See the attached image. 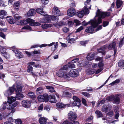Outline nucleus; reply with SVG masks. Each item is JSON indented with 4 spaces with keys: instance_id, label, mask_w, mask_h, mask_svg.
Instances as JSON below:
<instances>
[{
    "instance_id": "nucleus-1",
    "label": "nucleus",
    "mask_w": 124,
    "mask_h": 124,
    "mask_svg": "<svg viewBox=\"0 0 124 124\" xmlns=\"http://www.w3.org/2000/svg\"><path fill=\"white\" fill-rule=\"evenodd\" d=\"M96 14L95 17L91 21V26L86 28L85 30L86 32L93 33L101 29L102 28L101 25L99 26L95 30H94V28L102 23L101 18H103L106 16H109L110 13L109 12H103L98 9Z\"/></svg>"
},
{
    "instance_id": "nucleus-2",
    "label": "nucleus",
    "mask_w": 124,
    "mask_h": 124,
    "mask_svg": "<svg viewBox=\"0 0 124 124\" xmlns=\"http://www.w3.org/2000/svg\"><path fill=\"white\" fill-rule=\"evenodd\" d=\"M116 45V43L113 42L112 43L110 44L108 46L106 45H104L98 50V51L99 53H102L103 54H105V52H104V50L108 48V49L109 50H111L112 49H115V46Z\"/></svg>"
},
{
    "instance_id": "nucleus-3",
    "label": "nucleus",
    "mask_w": 124,
    "mask_h": 124,
    "mask_svg": "<svg viewBox=\"0 0 124 124\" xmlns=\"http://www.w3.org/2000/svg\"><path fill=\"white\" fill-rule=\"evenodd\" d=\"M67 66H64L61 67L59 70L56 72V75L58 77H64V78H68L69 77V75L66 74L64 72V71L67 70Z\"/></svg>"
},
{
    "instance_id": "nucleus-4",
    "label": "nucleus",
    "mask_w": 124,
    "mask_h": 124,
    "mask_svg": "<svg viewBox=\"0 0 124 124\" xmlns=\"http://www.w3.org/2000/svg\"><path fill=\"white\" fill-rule=\"evenodd\" d=\"M38 99L39 102L48 101V95L46 94H44L43 95H40L38 97Z\"/></svg>"
},
{
    "instance_id": "nucleus-5",
    "label": "nucleus",
    "mask_w": 124,
    "mask_h": 124,
    "mask_svg": "<svg viewBox=\"0 0 124 124\" xmlns=\"http://www.w3.org/2000/svg\"><path fill=\"white\" fill-rule=\"evenodd\" d=\"M90 0H87L85 2V6L84 9L85 10V14H88L89 12V9H91V5L90 3Z\"/></svg>"
},
{
    "instance_id": "nucleus-6",
    "label": "nucleus",
    "mask_w": 124,
    "mask_h": 124,
    "mask_svg": "<svg viewBox=\"0 0 124 124\" xmlns=\"http://www.w3.org/2000/svg\"><path fill=\"white\" fill-rule=\"evenodd\" d=\"M14 90V85L12 87L9 88V89L7 90L4 93V94L6 97L11 95Z\"/></svg>"
},
{
    "instance_id": "nucleus-7",
    "label": "nucleus",
    "mask_w": 124,
    "mask_h": 124,
    "mask_svg": "<svg viewBox=\"0 0 124 124\" xmlns=\"http://www.w3.org/2000/svg\"><path fill=\"white\" fill-rule=\"evenodd\" d=\"M112 108L110 104L107 105L104 104L102 107L101 110L103 112H106L108 110H111Z\"/></svg>"
},
{
    "instance_id": "nucleus-8",
    "label": "nucleus",
    "mask_w": 124,
    "mask_h": 124,
    "mask_svg": "<svg viewBox=\"0 0 124 124\" xmlns=\"http://www.w3.org/2000/svg\"><path fill=\"white\" fill-rule=\"evenodd\" d=\"M68 118L71 121H73L75 120L77 118L76 114L72 111H70L68 114Z\"/></svg>"
},
{
    "instance_id": "nucleus-9",
    "label": "nucleus",
    "mask_w": 124,
    "mask_h": 124,
    "mask_svg": "<svg viewBox=\"0 0 124 124\" xmlns=\"http://www.w3.org/2000/svg\"><path fill=\"white\" fill-rule=\"evenodd\" d=\"M69 77L70 76L72 77H75L78 75V72L76 69L71 70L69 72Z\"/></svg>"
},
{
    "instance_id": "nucleus-10",
    "label": "nucleus",
    "mask_w": 124,
    "mask_h": 124,
    "mask_svg": "<svg viewBox=\"0 0 124 124\" xmlns=\"http://www.w3.org/2000/svg\"><path fill=\"white\" fill-rule=\"evenodd\" d=\"M27 23H29L30 25L31 26H37L40 25V24L38 23H35L34 21L30 18H28L27 19Z\"/></svg>"
},
{
    "instance_id": "nucleus-11",
    "label": "nucleus",
    "mask_w": 124,
    "mask_h": 124,
    "mask_svg": "<svg viewBox=\"0 0 124 124\" xmlns=\"http://www.w3.org/2000/svg\"><path fill=\"white\" fill-rule=\"evenodd\" d=\"M76 11L74 8H70L67 11V14L70 16H72L76 13Z\"/></svg>"
},
{
    "instance_id": "nucleus-12",
    "label": "nucleus",
    "mask_w": 124,
    "mask_h": 124,
    "mask_svg": "<svg viewBox=\"0 0 124 124\" xmlns=\"http://www.w3.org/2000/svg\"><path fill=\"white\" fill-rule=\"evenodd\" d=\"M22 104L23 106L25 108H29L31 106V102L29 101L26 100L23 101Z\"/></svg>"
},
{
    "instance_id": "nucleus-13",
    "label": "nucleus",
    "mask_w": 124,
    "mask_h": 124,
    "mask_svg": "<svg viewBox=\"0 0 124 124\" xmlns=\"http://www.w3.org/2000/svg\"><path fill=\"white\" fill-rule=\"evenodd\" d=\"M23 86L21 84H16V87L14 89L16 92V93H20L22 91V88Z\"/></svg>"
},
{
    "instance_id": "nucleus-14",
    "label": "nucleus",
    "mask_w": 124,
    "mask_h": 124,
    "mask_svg": "<svg viewBox=\"0 0 124 124\" xmlns=\"http://www.w3.org/2000/svg\"><path fill=\"white\" fill-rule=\"evenodd\" d=\"M60 11L58 8L56 7H54L53 8L52 13L54 15H58L59 16L62 15L59 13Z\"/></svg>"
},
{
    "instance_id": "nucleus-15",
    "label": "nucleus",
    "mask_w": 124,
    "mask_h": 124,
    "mask_svg": "<svg viewBox=\"0 0 124 124\" xmlns=\"http://www.w3.org/2000/svg\"><path fill=\"white\" fill-rule=\"evenodd\" d=\"M48 101L52 103H55L56 102V100L55 96L54 95H49L48 97Z\"/></svg>"
},
{
    "instance_id": "nucleus-16",
    "label": "nucleus",
    "mask_w": 124,
    "mask_h": 124,
    "mask_svg": "<svg viewBox=\"0 0 124 124\" xmlns=\"http://www.w3.org/2000/svg\"><path fill=\"white\" fill-rule=\"evenodd\" d=\"M66 106L69 107L70 106V104H64L60 102H59L56 104V106L58 108H64Z\"/></svg>"
},
{
    "instance_id": "nucleus-17",
    "label": "nucleus",
    "mask_w": 124,
    "mask_h": 124,
    "mask_svg": "<svg viewBox=\"0 0 124 124\" xmlns=\"http://www.w3.org/2000/svg\"><path fill=\"white\" fill-rule=\"evenodd\" d=\"M95 54L94 53H90L88 54L87 57V60L89 61H91L94 59Z\"/></svg>"
},
{
    "instance_id": "nucleus-18",
    "label": "nucleus",
    "mask_w": 124,
    "mask_h": 124,
    "mask_svg": "<svg viewBox=\"0 0 124 124\" xmlns=\"http://www.w3.org/2000/svg\"><path fill=\"white\" fill-rule=\"evenodd\" d=\"M35 10L33 9L30 10L27 13L28 16H34L35 14Z\"/></svg>"
},
{
    "instance_id": "nucleus-19",
    "label": "nucleus",
    "mask_w": 124,
    "mask_h": 124,
    "mask_svg": "<svg viewBox=\"0 0 124 124\" xmlns=\"http://www.w3.org/2000/svg\"><path fill=\"white\" fill-rule=\"evenodd\" d=\"M85 14V10L84 9L82 11L78 12L77 13V16L79 18H81L84 15V14Z\"/></svg>"
},
{
    "instance_id": "nucleus-20",
    "label": "nucleus",
    "mask_w": 124,
    "mask_h": 124,
    "mask_svg": "<svg viewBox=\"0 0 124 124\" xmlns=\"http://www.w3.org/2000/svg\"><path fill=\"white\" fill-rule=\"evenodd\" d=\"M81 105L80 100L77 101H74L72 104L71 106L72 107L75 106H77L79 107Z\"/></svg>"
},
{
    "instance_id": "nucleus-21",
    "label": "nucleus",
    "mask_w": 124,
    "mask_h": 124,
    "mask_svg": "<svg viewBox=\"0 0 124 124\" xmlns=\"http://www.w3.org/2000/svg\"><path fill=\"white\" fill-rule=\"evenodd\" d=\"M46 15V16H46V17L44 18V21L42 20V23H48L50 21V16H48Z\"/></svg>"
},
{
    "instance_id": "nucleus-22",
    "label": "nucleus",
    "mask_w": 124,
    "mask_h": 124,
    "mask_svg": "<svg viewBox=\"0 0 124 124\" xmlns=\"http://www.w3.org/2000/svg\"><path fill=\"white\" fill-rule=\"evenodd\" d=\"M47 120L46 118L41 117L39 119V122L40 124H46Z\"/></svg>"
},
{
    "instance_id": "nucleus-23",
    "label": "nucleus",
    "mask_w": 124,
    "mask_h": 124,
    "mask_svg": "<svg viewBox=\"0 0 124 124\" xmlns=\"http://www.w3.org/2000/svg\"><path fill=\"white\" fill-rule=\"evenodd\" d=\"M123 4L122 1L121 0H116V5L117 8H121Z\"/></svg>"
},
{
    "instance_id": "nucleus-24",
    "label": "nucleus",
    "mask_w": 124,
    "mask_h": 124,
    "mask_svg": "<svg viewBox=\"0 0 124 124\" xmlns=\"http://www.w3.org/2000/svg\"><path fill=\"white\" fill-rule=\"evenodd\" d=\"M8 104H10L13 102H14L16 100V99L15 97L12 96L10 97H8Z\"/></svg>"
},
{
    "instance_id": "nucleus-25",
    "label": "nucleus",
    "mask_w": 124,
    "mask_h": 124,
    "mask_svg": "<svg viewBox=\"0 0 124 124\" xmlns=\"http://www.w3.org/2000/svg\"><path fill=\"white\" fill-rule=\"evenodd\" d=\"M20 4L19 1L16 2H15L13 7L14 8L17 10H18L20 6Z\"/></svg>"
},
{
    "instance_id": "nucleus-26",
    "label": "nucleus",
    "mask_w": 124,
    "mask_h": 124,
    "mask_svg": "<svg viewBox=\"0 0 124 124\" xmlns=\"http://www.w3.org/2000/svg\"><path fill=\"white\" fill-rule=\"evenodd\" d=\"M67 67V70H68V68H75V65L73 63L71 62L68 63L67 65H65Z\"/></svg>"
},
{
    "instance_id": "nucleus-27",
    "label": "nucleus",
    "mask_w": 124,
    "mask_h": 124,
    "mask_svg": "<svg viewBox=\"0 0 124 124\" xmlns=\"http://www.w3.org/2000/svg\"><path fill=\"white\" fill-rule=\"evenodd\" d=\"M116 108L114 109L115 112L116 113L115 115V118L116 119H117L118 118L119 116V114L118 111V108L117 106L115 107Z\"/></svg>"
},
{
    "instance_id": "nucleus-28",
    "label": "nucleus",
    "mask_w": 124,
    "mask_h": 124,
    "mask_svg": "<svg viewBox=\"0 0 124 124\" xmlns=\"http://www.w3.org/2000/svg\"><path fill=\"white\" fill-rule=\"evenodd\" d=\"M43 88L41 87H39L37 89L36 91V93L38 95L40 94L43 93Z\"/></svg>"
},
{
    "instance_id": "nucleus-29",
    "label": "nucleus",
    "mask_w": 124,
    "mask_h": 124,
    "mask_svg": "<svg viewBox=\"0 0 124 124\" xmlns=\"http://www.w3.org/2000/svg\"><path fill=\"white\" fill-rule=\"evenodd\" d=\"M28 96L32 99H34L36 98V96L34 93L32 92H30L28 94Z\"/></svg>"
},
{
    "instance_id": "nucleus-30",
    "label": "nucleus",
    "mask_w": 124,
    "mask_h": 124,
    "mask_svg": "<svg viewBox=\"0 0 124 124\" xmlns=\"http://www.w3.org/2000/svg\"><path fill=\"white\" fill-rule=\"evenodd\" d=\"M36 11L38 13L42 15L46 16V14L44 13L42 9L40 8H38L36 9Z\"/></svg>"
},
{
    "instance_id": "nucleus-31",
    "label": "nucleus",
    "mask_w": 124,
    "mask_h": 124,
    "mask_svg": "<svg viewBox=\"0 0 124 124\" xmlns=\"http://www.w3.org/2000/svg\"><path fill=\"white\" fill-rule=\"evenodd\" d=\"M9 105H10L9 104H8L6 102H3L2 105V107L1 108V109L3 110H4L6 109V108H8V107Z\"/></svg>"
},
{
    "instance_id": "nucleus-32",
    "label": "nucleus",
    "mask_w": 124,
    "mask_h": 124,
    "mask_svg": "<svg viewBox=\"0 0 124 124\" xmlns=\"http://www.w3.org/2000/svg\"><path fill=\"white\" fill-rule=\"evenodd\" d=\"M118 65L119 67L122 68L124 67V60H120L119 62Z\"/></svg>"
},
{
    "instance_id": "nucleus-33",
    "label": "nucleus",
    "mask_w": 124,
    "mask_h": 124,
    "mask_svg": "<svg viewBox=\"0 0 124 124\" xmlns=\"http://www.w3.org/2000/svg\"><path fill=\"white\" fill-rule=\"evenodd\" d=\"M47 45L46 44H42L39 46L38 45H37V44L35 45H33L32 46H31V48H35L38 47L39 46L40 47H45L46 46H47Z\"/></svg>"
},
{
    "instance_id": "nucleus-34",
    "label": "nucleus",
    "mask_w": 124,
    "mask_h": 124,
    "mask_svg": "<svg viewBox=\"0 0 124 124\" xmlns=\"http://www.w3.org/2000/svg\"><path fill=\"white\" fill-rule=\"evenodd\" d=\"M120 101V99L119 97L118 96H116L114 99L113 102L114 103H116L117 104H119Z\"/></svg>"
},
{
    "instance_id": "nucleus-35",
    "label": "nucleus",
    "mask_w": 124,
    "mask_h": 124,
    "mask_svg": "<svg viewBox=\"0 0 124 124\" xmlns=\"http://www.w3.org/2000/svg\"><path fill=\"white\" fill-rule=\"evenodd\" d=\"M14 52L15 53V55L18 58H20L23 57V55L20 52L16 51H14Z\"/></svg>"
},
{
    "instance_id": "nucleus-36",
    "label": "nucleus",
    "mask_w": 124,
    "mask_h": 124,
    "mask_svg": "<svg viewBox=\"0 0 124 124\" xmlns=\"http://www.w3.org/2000/svg\"><path fill=\"white\" fill-rule=\"evenodd\" d=\"M46 89H48L49 91L51 92H55L54 88L51 86H46Z\"/></svg>"
},
{
    "instance_id": "nucleus-37",
    "label": "nucleus",
    "mask_w": 124,
    "mask_h": 124,
    "mask_svg": "<svg viewBox=\"0 0 124 124\" xmlns=\"http://www.w3.org/2000/svg\"><path fill=\"white\" fill-rule=\"evenodd\" d=\"M52 25L50 24H44L42 25V27L43 29H47L48 27H52Z\"/></svg>"
},
{
    "instance_id": "nucleus-38",
    "label": "nucleus",
    "mask_w": 124,
    "mask_h": 124,
    "mask_svg": "<svg viewBox=\"0 0 124 124\" xmlns=\"http://www.w3.org/2000/svg\"><path fill=\"white\" fill-rule=\"evenodd\" d=\"M95 113L98 117H102L103 115L101 112L99 110H96L95 112Z\"/></svg>"
},
{
    "instance_id": "nucleus-39",
    "label": "nucleus",
    "mask_w": 124,
    "mask_h": 124,
    "mask_svg": "<svg viewBox=\"0 0 124 124\" xmlns=\"http://www.w3.org/2000/svg\"><path fill=\"white\" fill-rule=\"evenodd\" d=\"M63 96L66 97H70L71 96V94L67 92H64L63 93Z\"/></svg>"
},
{
    "instance_id": "nucleus-40",
    "label": "nucleus",
    "mask_w": 124,
    "mask_h": 124,
    "mask_svg": "<svg viewBox=\"0 0 124 124\" xmlns=\"http://www.w3.org/2000/svg\"><path fill=\"white\" fill-rule=\"evenodd\" d=\"M18 24L21 25H24L26 24L27 23V20H21V21L18 22Z\"/></svg>"
},
{
    "instance_id": "nucleus-41",
    "label": "nucleus",
    "mask_w": 124,
    "mask_h": 124,
    "mask_svg": "<svg viewBox=\"0 0 124 124\" xmlns=\"http://www.w3.org/2000/svg\"><path fill=\"white\" fill-rule=\"evenodd\" d=\"M23 97L24 95L22 93H19L16 95V99L19 100Z\"/></svg>"
},
{
    "instance_id": "nucleus-42",
    "label": "nucleus",
    "mask_w": 124,
    "mask_h": 124,
    "mask_svg": "<svg viewBox=\"0 0 124 124\" xmlns=\"http://www.w3.org/2000/svg\"><path fill=\"white\" fill-rule=\"evenodd\" d=\"M8 106L9 107H8L7 109L10 110H11V112L14 113L15 112V110L14 109V107H13L12 106V105H9Z\"/></svg>"
},
{
    "instance_id": "nucleus-43",
    "label": "nucleus",
    "mask_w": 124,
    "mask_h": 124,
    "mask_svg": "<svg viewBox=\"0 0 124 124\" xmlns=\"http://www.w3.org/2000/svg\"><path fill=\"white\" fill-rule=\"evenodd\" d=\"M124 44V37L120 40L119 44V47H121Z\"/></svg>"
},
{
    "instance_id": "nucleus-44",
    "label": "nucleus",
    "mask_w": 124,
    "mask_h": 124,
    "mask_svg": "<svg viewBox=\"0 0 124 124\" xmlns=\"http://www.w3.org/2000/svg\"><path fill=\"white\" fill-rule=\"evenodd\" d=\"M59 17L58 16H50V20L52 19V20L54 21H55L58 20L59 19Z\"/></svg>"
},
{
    "instance_id": "nucleus-45",
    "label": "nucleus",
    "mask_w": 124,
    "mask_h": 124,
    "mask_svg": "<svg viewBox=\"0 0 124 124\" xmlns=\"http://www.w3.org/2000/svg\"><path fill=\"white\" fill-rule=\"evenodd\" d=\"M120 82V80L119 79H117L110 84L109 85H111L112 86H113L116 84Z\"/></svg>"
},
{
    "instance_id": "nucleus-46",
    "label": "nucleus",
    "mask_w": 124,
    "mask_h": 124,
    "mask_svg": "<svg viewBox=\"0 0 124 124\" xmlns=\"http://www.w3.org/2000/svg\"><path fill=\"white\" fill-rule=\"evenodd\" d=\"M70 6L71 7H74L75 6V3L74 1L73 0H70Z\"/></svg>"
},
{
    "instance_id": "nucleus-47",
    "label": "nucleus",
    "mask_w": 124,
    "mask_h": 124,
    "mask_svg": "<svg viewBox=\"0 0 124 124\" xmlns=\"http://www.w3.org/2000/svg\"><path fill=\"white\" fill-rule=\"evenodd\" d=\"M14 17L15 20H19L21 18V17L19 16L18 14H16L14 16Z\"/></svg>"
},
{
    "instance_id": "nucleus-48",
    "label": "nucleus",
    "mask_w": 124,
    "mask_h": 124,
    "mask_svg": "<svg viewBox=\"0 0 124 124\" xmlns=\"http://www.w3.org/2000/svg\"><path fill=\"white\" fill-rule=\"evenodd\" d=\"M75 41V39H74L69 38L68 39V42L70 43H73Z\"/></svg>"
},
{
    "instance_id": "nucleus-49",
    "label": "nucleus",
    "mask_w": 124,
    "mask_h": 124,
    "mask_svg": "<svg viewBox=\"0 0 124 124\" xmlns=\"http://www.w3.org/2000/svg\"><path fill=\"white\" fill-rule=\"evenodd\" d=\"M6 49L5 48L2 46H0V51L2 54L4 53H5V52H6Z\"/></svg>"
},
{
    "instance_id": "nucleus-50",
    "label": "nucleus",
    "mask_w": 124,
    "mask_h": 124,
    "mask_svg": "<svg viewBox=\"0 0 124 124\" xmlns=\"http://www.w3.org/2000/svg\"><path fill=\"white\" fill-rule=\"evenodd\" d=\"M2 55L6 59H8L10 56L9 54L7 53H4Z\"/></svg>"
},
{
    "instance_id": "nucleus-51",
    "label": "nucleus",
    "mask_w": 124,
    "mask_h": 124,
    "mask_svg": "<svg viewBox=\"0 0 124 124\" xmlns=\"http://www.w3.org/2000/svg\"><path fill=\"white\" fill-rule=\"evenodd\" d=\"M81 93L87 97H89L90 96V94L87 93L82 92Z\"/></svg>"
},
{
    "instance_id": "nucleus-52",
    "label": "nucleus",
    "mask_w": 124,
    "mask_h": 124,
    "mask_svg": "<svg viewBox=\"0 0 124 124\" xmlns=\"http://www.w3.org/2000/svg\"><path fill=\"white\" fill-rule=\"evenodd\" d=\"M15 122L16 124H21L22 123V121L20 119H18L15 120Z\"/></svg>"
},
{
    "instance_id": "nucleus-53",
    "label": "nucleus",
    "mask_w": 124,
    "mask_h": 124,
    "mask_svg": "<svg viewBox=\"0 0 124 124\" xmlns=\"http://www.w3.org/2000/svg\"><path fill=\"white\" fill-rule=\"evenodd\" d=\"M92 20H91L90 21L87 22H85V21H84L83 22L82 24L84 26H86L88 24H90V23H91V21Z\"/></svg>"
},
{
    "instance_id": "nucleus-54",
    "label": "nucleus",
    "mask_w": 124,
    "mask_h": 124,
    "mask_svg": "<svg viewBox=\"0 0 124 124\" xmlns=\"http://www.w3.org/2000/svg\"><path fill=\"white\" fill-rule=\"evenodd\" d=\"M23 29H27L31 30V27L28 25L25 26L22 28Z\"/></svg>"
},
{
    "instance_id": "nucleus-55",
    "label": "nucleus",
    "mask_w": 124,
    "mask_h": 124,
    "mask_svg": "<svg viewBox=\"0 0 124 124\" xmlns=\"http://www.w3.org/2000/svg\"><path fill=\"white\" fill-rule=\"evenodd\" d=\"M115 96L113 95H112L109 96V100L110 101H114Z\"/></svg>"
},
{
    "instance_id": "nucleus-56",
    "label": "nucleus",
    "mask_w": 124,
    "mask_h": 124,
    "mask_svg": "<svg viewBox=\"0 0 124 124\" xmlns=\"http://www.w3.org/2000/svg\"><path fill=\"white\" fill-rule=\"evenodd\" d=\"M109 22L108 21H104L103 22V26L104 27H105L108 25Z\"/></svg>"
},
{
    "instance_id": "nucleus-57",
    "label": "nucleus",
    "mask_w": 124,
    "mask_h": 124,
    "mask_svg": "<svg viewBox=\"0 0 124 124\" xmlns=\"http://www.w3.org/2000/svg\"><path fill=\"white\" fill-rule=\"evenodd\" d=\"M0 6H7V5L5 4L4 1L0 0Z\"/></svg>"
},
{
    "instance_id": "nucleus-58",
    "label": "nucleus",
    "mask_w": 124,
    "mask_h": 124,
    "mask_svg": "<svg viewBox=\"0 0 124 124\" xmlns=\"http://www.w3.org/2000/svg\"><path fill=\"white\" fill-rule=\"evenodd\" d=\"M68 25L70 27L72 26L73 24V22L70 21L68 22Z\"/></svg>"
},
{
    "instance_id": "nucleus-59",
    "label": "nucleus",
    "mask_w": 124,
    "mask_h": 124,
    "mask_svg": "<svg viewBox=\"0 0 124 124\" xmlns=\"http://www.w3.org/2000/svg\"><path fill=\"white\" fill-rule=\"evenodd\" d=\"M41 2L44 4H46L48 2V0H41Z\"/></svg>"
},
{
    "instance_id": "nucleus-60",
    "label": "nucleus",
    "mask_w": 124,
    "mask_h": 124,
    "mask_svg": "<svg viewBox=\"0 0 124 124\" xmlns=\"http://www.w3.org/2000/svg\"><path fill=\"white\" fill-rule=\"evenodd\" d=\"M93 118V116H90L86 119L87 121L88 122L91 121Z\"/></svg>"
},
{
    "instance_id": "nucleus-61",
    "label": "nucleus",
    "mask_w": 124,
    "mask_h": 124,
    "mask_svg": "<svg viewBox=\"0 0 124 124\" xmlns=\"http://www.w3.org/2000/svg\"><path fill=\"white\" fill-rule=\"evenodd\" d=\"M33 70V68L32 66H29L28 67V69L27 70V71L29 72L32 71Z\"/></svg>"
},
{
    "instance_id": "nucleus-62",
    "label": "nucleus",
    "mask_w": 124,
    "mask_h": 124,
    "mask_svg": "<svg viewBox=\"0 0 124 124\" xmlns=\"http://www.w3.org/2000/svg\"><path fill=\"white\" fill-rule=\"evenodd\" d=\"M73 99L74 101H77L80 100L78 98L77 96H74L73 97Z\"/></svg>"
},
{
    "instance_id": "nucleus-63",
    "label": "nucleus",
    "mask_w": 124,
    "mask_h": 124,
    "mask_svg": "<svg viewBox=\"0 0 124 124\" xmlns=\"http://www.w3.org/2000/svg\"><path fill=\"white\" fill-rule=\"evenodd\" d=\"M74 21L76 23L77 25H80L81 24L80 22L77 20H74Z\"/></svg>"
},
{
    "instance_id": "nucleus-64",
    "label": "nucleus",
    "mask_w": 124,
    "mask_h": 124,
    "mask_svg": "<svg viewBox=\"0 0 124 124\" xmlns=\"http://www.w3.org/2000/svg\"><path fill=\"white\" fill-rule=\"evenodd\" d=\"M62 124H71V123L67 120L65 121Z\"/></svg>"
}]
</instances>
